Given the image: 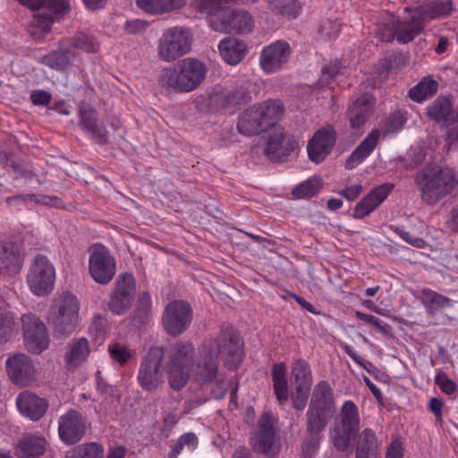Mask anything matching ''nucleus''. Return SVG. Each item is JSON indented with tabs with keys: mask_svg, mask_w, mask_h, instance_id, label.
I'll list each match as a JSON object with an SVG mask.
<instances>
[{
	"mask_svg": "<svg viewBox=\"0 0 458 458\" xmlns=\"http://www.w3.org/2000/svg\"><path fill=\"white\" fill-rule=\"evenodd\" d=\"M444 406V400L441 398L432 397L429 400L428 409L429 411H431L436 419L437 422H442L443 421V410Z\"/></svg>",
	"mask_w": 458,
	"mask_h": 458,
	"instance_id": "e2e57ef3",
	"label": "nucleus"
},
{
	"mask_svg": "<svg viewBox=\"0 0 458 458\" xmlns=\"http://www.w3.org/2000/svg\"><path fill=\"white\" fill-rule=\"evenodd\" d=\"M360 429V416L358 406L351 400L344 401L329 428V437L334 447L339 452L346 451Z\"/></svg>",
	"mask_w": 458,
	"mask_h": 458,
	"instance_id": "39448f33",
	"label": "nucleus"
},
{
	"mask_svg": "<svg viewBox=\"0 0 458 458\" xmlns=\"http://www.w3.org/2000/svg\"><path fill=\"white\" fill-rule=\"evenodd\" d=\"M152 317V300L148 292H142L133 311V322L139 326L147 325Z\"/></svg>",
	"mask_w": 458,
	"mask_h": 458,
	"instance_id": "c03bdc74",
	"label": "nucleus"
},
{
	"mask_svg": "<svg viewBox=\"0 0 458 458\" xmlns=\"http://www.w3.org/2000/svg\"><path fill=\"white\" fill-rule=\"evenodd\" d=\"M275 394L280 403H284L289 399V389L286 380L273 381Z\"/></svg>",
	"mask_w": 458,
	"mask_h": 458,
	"instance_id": "bf43d9fd",
	"label": "nucleus"
},
{
	"mask_svg": "<svg viewBox=\"0 0 458 458\" xmlns=\"http://www.w3.org/2000/svg\"><path fill=\"white\" fill-rule=\"evenodd\" d=\"M394 185L386 182L372 189L354 207L352 216L355 219H363L377 209L394 190Z\"/></svg>",
	"mask_w": 458,
	"mask_h": 458,
	"instance_id": "412c9836",
	"label": "nucleus"
},
{
	"mask_svg": "<svg viewBox=\"0 0 458 458\" xmlns=\"http://www.w3.org/2000/svg\"><path fill=\"white\" fill-rule=\"evenodd\" d=\"M438 89V83L431 77H424L418 84L409 90V97L416 102H422L435 95Z\"/></svg>",
	"mask_w": 458,
	"mask_h": 458,
	"instance_id": "37998d69",
	"label": "nucleus"
},
{
	"mask_svg": "<svg viewBox=\"0 0 458 458\" xmlns=\"http://www.w3.org/2000/svg\"><path fill=\"white\" fill-rule=\"evenodd\" d=\"M297 145L294 136L284 133L282 128H276L267 136L264 154L273 162H281L294 151Z\"/></svg>",
	"mask_w": 458,
	"mask_h": 458,
	"instance_id": "dca6fc26",
	"label": "nucleus"
},
{
	"mask_svg": "<svg viewBox=\"0 0 458 458\" xmlns=\"http://www.w3.org/2000/svg\"><path fill=\"white\" fill-rule=\"evenodd\" d=\"M218 50L225 62L236 65L246 55L247 46L244 41L236 38H225L220 41Z\"/></svg>",
	"mask_w": 458,
	"mask_h": 458,
	"instance_id": "c9c22d12",
	"label": "nucleus"
},
{
	"mask_svg": "<svg viewBox=\"0 0 458 458\" xmlns=\"http://www.w3.org/2000/svg\"><path fill=\"white\" fill-rule=\"evenodd\" d=\"M46 440L36 436H25L18 443L16 455L21 458H34L44 453Z\"/></svg>",
	"mask_w": 458,
	"mask_h": 458,
	"instance_id": "ea45409f",
	"label": "nucleus"
},
{
	"mask_svg": "<svg viewBox=\"0 0 458 458\" xmlns=\"http://www.w3.org/2000/svg\"><path fill=\"white\" fill-rule=\"evenodd\" d=\"M89 270L92 279L99 284H107L116 272V262L110 251L103 245H97L89 259Z\"/></svg>",
	"mask_w": 458,
	"mask_h": 458,
	"instance_id": "4468645a",
	"label": "nucleus"
},
{
	"mask_svg": "<svg viewBox=\"0 0 458 458\" xmlns=\"http://www.w3.org/2000/svg\"><path fill=\"white\" fill-rule=\"evenodd\" d=\"M193 311L191 305L182 300L170 301L162 315L164 330L171 336H179L191 326Z\"/></svg>",
	"mask_w": 458,
	"mask_h": 458,
	"instance_id": "9b49d317",
	"label": "nucleus"
},
{
	"mask_svg": "<svg viewBox=\"0 0 458 458\" xmlns=\"http://www.w3.org/2000/svg\"><path fill=\"white\" fill-rule=\"evenodd\" d=\"M336 410L334 390L326 380L319 381L313 388L306 412V428L309 434L305 440L308 451L318 448L323 431Z\"/></svg>",
	"mask_w": 458,
	"mask_h": 458,
	"instance_id": "f257e3e1",
	"label": "nucleus"
},
{
	"mask_svg": "<svg viewBox=\"0 0 458 458\" xmlns=\"http://www.w3.org/2000/svg\"><path fill=\"white\" fill-rule=\"evenodd\" d=\"M253 106L249 107L239 115L238 131L244 136H254L266 131Z\"/></svg>",
	"mask_w": 458,
	"mask_h": 458,
	"instance_id": "58836bf2",
	"label": "nucleus"
},
{
	"mask_svg": "<svg viewBox=\"0 0 458 458\" xmlns=\"http://www.w3.org/2000/svg\"><path fill=\"white\" fill-rule=\"evenodd\" d=\"M271 8L276 10L282 15L296 17L300 4L296 0H267Z\"/></svg>",
	"mask_w": 458,
	"mask_h": 458,
	"instance_id": "864d4df0",
	"label": "nucleus"
},
{
	"mask_svg": "<svg viewBox=\"0 0 458 458\" xmlns=\"http://www.w3.org/2000/svg\"><path fill=\"white\" fill-rule=\"evenodd\" d=\"M362 192V186L360 184H353L340 191L339 195L343 196L349 201L355 200Z\"/></svg>",
	"mask_w": 458,
	"mask_h": 458,
	"instance_id": "69168bd1",
	"label": "nucleus"
},
{
	"mask_svg": "<svg viewBox=\"0 0 458 458\" xmlns=\"http://www.w3.org/2000/svg\"><path fill=\"white\" fill-rule=\"evenodd\" d=\"M396 233L406 242L411 244L414 247L421 248L424 246V241L421 238L412 235L410 232L403 228H396Z\"/></svg>",
	"mask_w": 458,
	"mask_h": 458,
	"instance_id": "0e129e2a",
	"label": "nucleus"
},
{
	"mask_svg": "<svg viewBox=\"0 0 458 458\" xmlns=\"http://www.w3.org/2000/svg\"><path fill=\"white\" fill-rule=\"evenodd\" d=\"M198 445L199 439L195 433H184L179 437L176 443L171 447L168 458H177L184 447H187L190 451H194L198 447Z\"/></svg>",
	"mask_w": 458,
	"mask_h": 458,
	"instance_id": "3c124183",
	"label": "nucleus"
},
{
	"mask_svg": "<svg viewBox=\"0 0 458 458\" xmlns=\"http://www.w3.org/2000/svg\"><path fill=\"white\" fill-rule=\"evenodd\" d=\"M404 450L400 438L394 439L388 445L386 458H403Z\"/></svg>",
	"mask_w": 458,
	"mask_h": 458,
	"instance_id": "680f3d73",
	"label": "nucleus"
},
{
	"mask_svg": "<svg viewBox=\"0 0 458 458\" xmlns=\"http://www.w3.org/2000/svg\"><path fill=\"white\" fill-rule=\"evenodd\" d=\"M376 98L370 93L361 94L348 110V119L353 130L361 129L373 113Z\"/></svg>",
	"mask_w": 458,
	"mask_h": 458,
	"instance_id": "5701e85b",
	"label": "nucleus"
},
{
	"mask_svg": "<svg viewBox=\"0 0 458 458\" xmlns=\"http://www.w3.org/2000/svg\"><path fill=\"white\" fill-rule=\"evenodd\" d=\"M30 99L36 106H46L51 102L52 95L48 91L37 89L31 92Z\"/></svg>",
	"mask_w": 458,
	"mask_h": 458,
	"instance_id": "052dcab7",
	"label": "nucleus"
},
{
	"mask_svg": "<svg viewBox=\"0 0 458 458\" xmlns=\"http://www.w3.org/2000/svg\"><path fill=\"white\" fill-rule=\"evenodd\" d=\"M415 297L421 302L428 316H435L441 310L453 307L450 298L429 288L420 290Z\"/></svg>",
	"mask_w": 458,
	"mask_h": 458,
	"instance_id": "f704fd0d",
	"label": "nucleus"
},
{
	"mask_svg": "<svg viewBox=\"0 0 458 458\" xmlns=\"http://www.w3.org/2000/svg\"><path fill=\"white\" fill-rule=\"evenodd\" d=\"M193 43L191 30L184 26L165 29L157 42V55L166 63H172L189 54Z\"/></svg>",
	"mask_w": 458,
	"mask_h": 458,
	"instance_id": "0eeeda50",
	"label": "nucleus"
},
{
	"mask_svg": "<svg viewBox=\"0 0 458 458\" xmlns=\"http://www.w3.org/2000/svg\"><path fill=\"white\" fill-rule=\"evenodd\" d=\"M207 72L206 65L199 60L185 58L165 69L160 81L175 92H191L201 84Z\"/></svg>",
	"mask_w": 458,
	"mask_h": 458,
	"instance_id": "20e7f679",
	"label": "nucleus"
},
{
	"mask_svg": "<svg viewBox=\"0 0 458 458\" xmlns=\"http://www.w3.org/2000/svg\"><path fill=\"white\" fill-rule=\"evenodd\" d=\"M75 58L74 52L71 50H54L44 55L40 63L56 71L67 69Z\"/></svg>",
	"mask_w": 458,
	"mask_h": 458,
	"instance_id": "a19ab883",
	"label": "nucleus"
},
{
	"mask_svg": "<svg viewBox=\"0 0 458 458\" xmlns=\"http://www.w3.org/2000/svg\"><path fill=\"white\" fill-rule=\"evenodd\" d=\"M55 268L44 255L38 254L27 275V283L30 291L37 296H45L54 290Z\"/></svg>",
	"mask_w": 458,
	"mask_h": 458,
	"instance_id": "9d476101",
	"label": "nucleus"
},
{
	"mask_svg": "<svg viewBox=\"0 0 458 458\" xmlns=\"http://www.w3.org/2000/svg\"><path fill=\"white\" fill-rule=\"evenodd\" d=\"M205 344L215 356H221L229 369L236 370L242 362L243 342L232 326H222L217 336L208 339Z\"/></svg>",
	"mask_w": 458,
	"mask_h": 458,
	"instance_id": "423d86ee",
	"label": "nucleus"
},
{
	"mask_svg": "<svg viewBox=\"0 0 458 458\" xmlns=\"http://www.w3.org/2000/svg\"><path fill=\"white\" fill-rule=\"evenodd\" d=\"M291 386H312L313 378L310 364L301 358L295 359L292 364Z\"/></svg>",
	"mask_w": 458,
	"mask_h": 458,
	"instance_id": "79ce46f5",
	"label": "nucleus"
},
{
	"mask_svg": "<svg viewBox=\"0 0 458 458\" xmlns=\"http://www.w3.org/2000/svg\"><path fill=\"white\" fill-rule=\"evenodd\" d=\"M254 24V19L248 11L225 8L220 19L212 20L211 29L224 33L248 34L252 31Z\"/></svg>",
	"mask_w": 458,
	"mask_h": 458,
	"instance_id": "ddd939ff",
	"label": "nucleus"
},
{
	"mask_svg": "<svg viewBox=\"0 0 458 458\" xmlns=\"http://www.w3.org/2000/svg\"><path fill=\"white\" fill-rule=\"evenodd\" d=\"M445 140L448 150L455 148L458 146V127L449 129Z\"/></svg>",
	"mask_w": 458,
	"mask_h": 458,
	"instance_id": "774afa93",
	"label": "nucleus"
},
{
	"mask_svg": "<svg viewBox=\"0 0 458 458\" xmlns=\"http://www.w3.org/2000/svg\"><path fill=\"white\" fill-rule=\"evenodd\" d=\"M6 204L10 208L20 210L21 207L30 208L31 203L48 206L53 208H64L63 200L56 196H49L45 194H19L7 197L5 199Z\"/></svg>",
	"mask_w": 458,
	"mask_h": 458,
	"instance_id": "c756f323",
	"label": "nucleus"
},
{
	"mask_svg": "<svg viewBox=\"0 0 458 458\" xmlns=\"http://www.w3.org/2000/svg\"><path fill=\"white\" fill-rule=\"evenodd\" d=\"M426 23L421 19L418 9L411 19L398 21L394 25V37L399 43H408L414 39L425 28Z\"/></svg>",
	"mask_w": 458,
	"mask_h": 458,
	"instance_id": "2f4dec72",
	"label": "nucleus"
},
{
	"mask_svg": "<svg viewBox=\"0 0 458 458\" xmlns=\"http://www.w3.org/2000/svg\"><path fill=\"white\" fill-rule=\"evenodd\" d=\"M71 46L88 53L97 52L99 47L98 43L93 36L83 32H78L72 37Z\"/></svg>",
	"mask_w": 458,
	"mask_h": 458,
	"instance_id": "603ef678",
	"label": "nucleus"
},
{
	"mask_svg": "<svg viewBox=\"0 0 458 458\" xmlns=\"http://www.w3.org/2000/svg\"><path fill=\"white\" fill-rule=\"evenodd\" d=\"M343 66L337 60L330 63L327 66L322 69L319 81L322 85H328L335 79V77L342 72Z\"/></svg>",
	"mask_w": 458,
	"mask_h": 458,
	"instance_id": "13d9d810",
	"label": "nucleus"
},
{
	"mask_svg": "<svg viewBox=\"0 0 458 458\" xmlns=\"http://www.w3.org/2000/svg\"><path fill=\"white\" fill-rule=\"evenodd\" d=\"M421 200L427 205H435L458 186V174L448 166L431 165L426 166L415 176Z\"/></svg>",
	"mask_w": 458,
	"mask_h": 458,
	"instance_id": "f03ea898",
	"label": "nucleus"
},
{
	"mask_svg": "<svg viewBox=\"0 0 458 458\" xmlns=\"http://www.w3.org/2000/svg\"><path fill=\"white\" fill-rule=\"evenodd\" d=\"M380 135L378 129H373L349 156L345 161V168L352 170L369 157L378 144Z\"/></svg>",
	"mask_w": 458,
	"mask_h": 458,
	"instance_id": "7c9ffc66",
	"label": "nucleus"
},
{
	"mask_svg": "<svg viewBox=\"0 0 458 458\" xmlns=\"http://www.w3.org/2000/svg\"><path fill=\"white\" fill-rule=\"evenodd\" d=\"M259 427V437L257 448L267 457L272 458L279 453L280 448L275 440V429L269 414L266 413L262 416Z\"/></svg>",
	"mask_w": 458,
	"mask_h": 458,
	"instance_id": "c85d7f7f",
	"label": "nucleus"
},
{
	"mask_svg": "<svg viewBox=\"0 0 458 458\" xmlns=\"http://www.w3.org/2000/svg\"><path fill=\"white\" fill-rule=\"evenodd\" d=\"M434 382L446 395H453L458 391V385L441 369L437 371Z\"/></svg>",
	"mask_w": 458,
	"mask_h": 458,
	"instance_id": "6e6d98bb",
	"label": "nucleus"
},
{
	"mask_svg": "<svg viewBox=\"0 0 458 458\" xmlns=\"http://www.w3.org/2000/svg\"><path fill=\"white\" fill-rule=\"evenodd\" d=\"M90 352L89 344L85 337L73 339L67 345L64 354L65 367L69 370H74L81 366L88 359Z\"/></svg>",
	"mask_w": 458,
	"mask_h": 458,
	"instance_id": "473e14b6",
	"label": "nucleus"
},
{
	"mask_svg": "<svg viewBox=\"0 0 458 458\" xmlns=\"http://www.w3.org/2000/svg\"><path fill=\"white\" fill-rule=\"evenodd\" d=\"M187 0H136L137 6L146 13L162 15L180 10Z\"/></svg>",
	"mask_w": 458,
	"mask_h": 458,
	"instance_id": "e433bc0d",
	"label": "nucleus"
},
{
	"mask_svg": "<svg viewBox=\"0 0 458 458\" xmlns=\"http://www.w3.org/2000/svg\"><path fill=\"white\" fill-rule=\"evenodd\" d=\"M417 9L426 25L432 21L447 19L457 11L453 0H430Z\"/></svg>",
	"mask_w": 458,
	"mask_h": 458,
	"instance_id": "bb28decb",
	"label": "nucleus"
},
{
	"mask_svg": "<svg viewBox=\"0 0 458 458\" xmlns=\"http://www.w3.org/2000/svg\"><path fill=\"white\" fill-rule=\"evenodd\" d=\"M86 428V419L76 410L70 409L59 418V437L66 445L78 443L84 437Z\"/></svg>",
	"mask_w": 458,
	"mask_h": 458,
	"instance_id": "f3484780",
	"label": "nucleus"
},
{
	"mask_svg": "<svg viewBox=\"0 0 458 458\" xmlns=\"http://www.w3.org/2000/svg\"><path fill=\"white\" fill-rule=\"evenodd\" d=\"M108 352L112 360L119 365L125 364L131 357V353L129 349L119 343L109 344Z\"/></svg>",
	"mask_w": 458,
	"mask_h": 458,
	"instance_id": "4d7b16f0",
	"label": "nucleus"
},
{
	"mask_svg": "<svg viewBox=\"0 0 458 458\" xmlns=\"http://www.w3.org/2000/svg\"><path fill=\"white\" fill-rule=\"evenodd\" d=\"M355 457L369 458L376 454L380 446V441L376 432L366 428L355 437Z\"/></svg>",
	"mask_w": 458,
	"mask_h": 458,
	"instance_id": "4c0bfd02",
	"label": "nucleus"
},
{
	"mask_svg": "<svg viewBox=\"0 0 458 458\" xmlns=\"http://www.w3.org/2000/svg\"><path fill=\"white\" fill-rule=\"evenodd\" d=\"M311 386H292L291 399L293 406L297 411H302L306 407L310 393Z\"/></svg>",
	"mask_w": 458,
	"mask_h": 458,
	"instance_id": "5fc2aeb1",
	"label": "nucleus"
},
{
	"mask_svg": "<svg viewBox=\"0 0 458 458\" xmlns=\"http://www.w3.org/2000/svg\"><path fill=\"white\" fill-rule=\"evenodd\" d=\"M165 358V347H151L142 358L138 371L137 380L140 387L146 391L153 392L165 382L160 370Z\"/></svg>",
	"mask_w": 458,
	"mask_h": 458,
	"instance_id": "1a4fd4ad",
	"label": "nucleus"
},
{
	"mask_svg": "<svg viewBox=\"0 0 458 458\" xmlns=\"http://www.w3.org/2000/svg\"><path fill=\"white\" fill-rule=\"evenodd\" d=\"M252 106L266 131L275 126L284 116V106L279 100L269 99Z\"/></svg>",
	"mask_w": 458,
	"mask_h": 458,
	"instance_id": "72a5a7b5",
	"label": "nucleus"
},
{
	"mask_svg": "<svg viewBox=\"0 0 458 458\" xmlns=\"http://www.w3.org/2000/svg\"><path fill=\"white\" fill-rule=\"evenodd\" d=\"M16 404L22 415L35 421L41 419L47 409V402L44 398L28 391L18 395Z\"/></svg>",
	"mask_w": 458,
	"mask_h": 458,
	"instance_id": "cd10ccee",
	"label": "nucleus"
},
{
	"mask_svg": "<svg viewBox=\"0 0 458 458\" xmlns=\"http://www.w3.org/2000/svg\"><path fill=\"white\" fill-rule=\"evenodd\" d=\"M21 320L27 350L32 353H41L49 344L45 324L32 313L24 314Z\"/></svg>",
	"mask_w": 458,
	"mask_h": 458,
	"instance_id": "2eb2a0df",
	"label": "nucleus"
},
{
	"mask_svg": "<svg viewBox=\"0 0 458 458\" xmlns=\"http://www.w3.org/2000/svg\"><path fill=\"white\" fill-rule=\"evenodd\" d=\"M427 114L436 123L445 126L458 123V106L454 109L451 99L445 96H439L429 104Z\"/></svg>",
	"mask_w": 458,
	"mask_h": 458,
	"instance_id": "b1692460",
	"label": "nucleus"
},
{
	"mask_svg": "<svg viewBox=\"0 0 458 458\" xmlns=\"http://www.w3.org/2000/svg\"><path fill=\"white\" fill-rule=\"evenodd\" d=\"M136 293V282L132 274L123 273L120 275L112 290L108 309L114 315H123L131 307Z\"/></svg>",
	"mask_w": 458,
	"mask_h": 458,
	"instance_id": "f8f14e48",
	"label": "nucleus"
},
{
	"mask_svg": "<svg viewBox=\"0 0 458 458\" xmlns=\"http://www.w3.org/2000/svg\"><path fill=\"white\" fill-rule=\"evenodd\" d=\"M41 7L54 22L60 21L72 9L70 0H45Z\"/></svg>",
	"mask_w": 458,
	"mask_h": 458,
	"instance_id": "a18cd8bd",
	"label": "nucleus"
},
{
	"mask_svg": "<svg viewBox=\"0 0 458 458\" xmlns=\"http://www.w3.org/2000/svg\"><path fill=\"white\" fill-rule=\"evenodd\" d=\"M104 447L96 442L80 445L68 453L67 458H103Z\"/></svg>",
	"mask_w": 458,
	"mask_h": 458,
	"instance_id": "09e8293b",
	"label": "nucleus"
},
{
	"mask_svg": "<svg viewBox=\"0 0 458 458\" xmlns=\"http://www.w3.org/2000/svg\"><path fill=\"white\" fill-rule=\"evenodd\" d=\"M195 354L191 342L178 341L165 347L164 369L171 388L181 390L187 385L194 371Z\"/></svg>",
	"mask_w": 458,
	"mask_h": 458,
	"instance_id": "7ed1b4c3",
	"label": "nucleus"
},
{
	"mask_svg": "<svg viewBox=\"0 0 458 458\" xmlns=\"http://www.w3.org/2000/svg\"><path fill=\"white\" fill-rule=\"evenodd\" d=\"M14 315L8 310L0 309V342H8L18 333L14 322Z\"/></svg>",
	"mask_w": 458,
	"mask_h": 458,
	"instance_id": "de8ad7c7",
	"label": "nucleus"
},
{
	"mask_svg": "<svg viewBox=\"0 0 458 458\" xmlns=\"http://www.w3.org/2000/svg\"><path fill=\"white\" fill-rule=\"evenodd\" d=\"M322 188L319 177H311L296 186L292 193L297 199H309L315 196Z\"/></svg>",
	"mask_w": 458,
	"mask_h": 458,
	"instance_id": "8fccbe9b",
	"label": "nucleus"
},
{
	"mask_svg": "<svg viewBox=\"0 0 458 458\" xmlns=\"http://www.w3.org/2000/svg\"><path fill=\"white\" fill-rule=\"evenodd\" d=\"M6 369L12 382L17 386H26L36 379V368L26 354L18 353L8 358Z\"/></svg>",
	"mask_w": 458,
	"mask_h": 458,
	"instance_id": "6ab92c4d",
	"label": "nucleus"
},
{
	"mask_svg": "<svg viewBox=\"0 0 458 458\" xmlns=\"http://www.w3.org/2000/svg\"><path fill=\"white\" fill-rule=\"evenodd\" d=\"M79 126L98 144L108 141V131L103 123L99 122L98 113L89 106H83L79 110Z\"/></svg>",
	"mask_w": 458,
	"mask_h": 458,
	"instance_id": "4be33fe9",
	"label": "nucleus"
},
{
	"mask_svg": "<svg viewBox=\"0 0 458 458\" xmlns=\"http://www.w3.org/2000/svg\"><path fill=\"white\" fill-rule=\"evenodd\" d=\"M179 421V417L174 413H168L165 417L163 419V425L161 428V432L165 437H168L174 428V427L177 424Z\"/></svg>",
	"mask_w": 458,
	"mask_h": 458,
	"instance_id": "338daca9",
	"label": "nucleus"
},
{
	"mask_svg": "<svg viewBox=\"0 0 458 458\" xmlns=\"http://www.w3.org/2000/svg\"><path fill=\"white\" fill-rule=\"evenodd\" d=\"M336 140V132L332 125H327L315 132L308 143L307 151L311 161L318 164L331 152Z\"/></svg>",
	"mask_w": 458,
	"mask_h": 458,
	"instance_id": "aec40b11",
	"label": "nucleus"
},
{
	"mask_svg": "<svg viewBox=\"0 0 458 458\" xmlns=\"http://www.w3.org/2000/svg\"><path fill=\"white\" fill-rule=\"evenodd\" d=\"M79 303L75 295L64 293L55 301L52 325L55 336L63 337L71 335L78 323Z\"/></svg>",
	"mask_w": 458,
	"mask_h": 458,
	"instance_id": "6e6552de",
	"label": "nucleus"
},
{
	"mask_svg": "<svg viewBox=\"0 0 458 458\" xmlns=\"http://www.w3.org/2000/svg\"><path fill=\"white\" fill-rule=\"evenodd\" d=\"M24 254L20 247L12 242L0 245V275H16L23 265Z\"/></svg>",
	"mask_w": 458,
	"mask_h": 458,
	"instance_id": "393cba45",
	"label": "nucleus"
},
{
	"mask_svg": "<svg viewBox=\"0 0 458 458\" xmlns=\"http://www.w3.org/2000/svg\"><path fill=\"white\" fill-rule=\"evenodd\" d=\"M200 360L195 363L194 371L191 376L199 383H207L216 378L218 370V357L211 352L206 344H203L200 352Z\"/></svg>",
	"mask_w": 458,
	"mask_h": 458,
	"instance_id": "a878e982",
	"label": "nucleus"
},
{
	"mask_svg": "<svg viewBox=\"0 0 458 458\" xmlns=\"http://www.w3.org/2000/svg\"><path fill=\"white\" fill-rule=\"evenodd\" d=\"M291 47L285 40H276L263 47L259 64L266 73L278 72L288 61Z\"/></svg>",
	"mask_w": 458,
	"mask_h": 458,
	"instance_id": "a211bd4d",
	"label": "nucleus"
},
{
	"mask_svg": "<svg viewBox=\"0 0 458 458\" xmlns=\"http://www.w3.org/2000/svg\"><path fill=\"white\" fill-rule=\"evenodd\" d=\"M54 21L50 20L43 12L37 13L33 16L30 33L35 40H41L47 35L52 29Z\"/></svg>",
	"mask_w": 458,
	"mask_h": 458,
	"instance_id": "49530a36",
	"label": "nucleus"
}]
</instances>
